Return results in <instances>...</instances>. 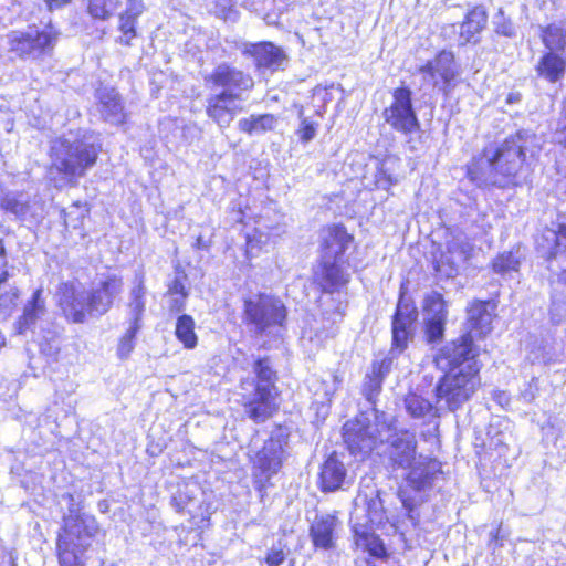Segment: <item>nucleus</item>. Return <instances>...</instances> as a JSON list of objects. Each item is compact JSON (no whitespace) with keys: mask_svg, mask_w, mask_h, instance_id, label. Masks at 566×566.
I'll use <instances>...</instances> for the list:
<instances>
[{"mask_svg":"<svg viewBox=\"0 0 566 566\" xmlns=\"http://www.w3.org/2000/svg\"><path fill=\"white\" fill-rule=\"evenodd\" d=\"M489 306V302H473L468 308L467 332L447 343L433 356L437 369L442 373L436 394L438 400L444 399L450 409H460L480 387L479 349L473 340L492 329L493 315Z\"/></svg>","mask_w":566,"mask_h":566,"instance_id":"obj_1","label":"nucleus"},{"mask_svg":"<svg viewBox=\"0 0 566 566\" xmlns=\"http://www.w3.org/2000/svg\"><path fill=\"white\" fill-rule=\"evenodd\" d=\"M99 144L92 136L63 137L52 143L49 178L55 187L75 186L97 160Z\"/></svg>","mask_w":566,"mask_h":566,"instance_id":"obj_2","label":"nucleus"},{"mask_svg":"<svg viewBox=\"0 0 566 566\" xmlns=\"http://www.w3.org/2000/svg\"><path fill=\"white\" fill-rule=\"evenodd\" d=\"M521 150L514 145V140L507 137L495 149H486L478 163L481 176H475L470 169L472 179L497 187H506L512 178L516 176L523 164Z\"/></svg>","mask_w":566,"mask_h":566,"instance_id":"obj_3","label":"nucleus"},{"mask_svg":"<svg viewBox=\"0 0 566 566\" xmlns=\"http://www.w3.org/2000/svg\"><path fill=\"white\" fill-rule=\"evenodd\" d=\"M256 381L245 379L241 382L244 409L255 422H262L272 413V390L276 381V373L270 358H258L253 364Z\"/></svg>","mask_w":566,"mask_h":566,"instance_id":"obj_4","label":"nucleus"},{"mask_svg":"<svg viewBox=\"0 0 566 566\" xmlns=\"http://www.w3.org/2000/svg\"><path fill=\"white\" fill-rule=\"evenodd\" d=\"M418 317L416 306L400 297L391 322V349L380 361L373 363L371 373L385 378L391 370L394 360L405 349L413 337L415 323Z\"/></svg>","mask_w":566,"mask_h":566,"instance_id":"obj_5","label":"nucleus"},{"mask_svg":"<svg viewBox=\"0 0 566 566\" xmlns=\"http://www.w3.org/2000/svg\"><path fill=\"white\" fill-rule=\"evenodd\" d=\"M390 431V423L375 416L371 420L361 413L353 420H348L343 427V438L349 452L355 457L366 458L385 441V432Z\"/></svg>","mask_w":566,"mask_h":566,"instance_id":"obj_6","label":"nucleus"},{"mask_svg":"<svg viewBox=\"0 0 566 566\" xmlns=\"http://www.w3.org/2000/svg\"><path fill=\"white\" fill-rule=\"evenodd\" d=\"M59 33L51 27L43 30L12 31L7 35L8 49L20 59L39 60L50 55Z\"/></svg>","mask_w":566,"mask_h":566,"instance_id":"obj_7","label":"nucleus"},{"mask_svg":"<svg viewBox=\"0 0 566 566\" xmlns=\"http://www.w3.org/2000/svg\"><path fill=\"white\" fill-rule=\"evenodd\" d=\"M382 118L395 132L405 136L420 130V122L412 104V91L401 85L391 92V102L382 111Z\"/></svg>","mask_w":566,"mask_h":566,"instance_id":"obj_8","label":"nucleus"},{"mask_svg":"<svg viewBox=\"0 0 566 566\" xmlns=\"http://www.w3.org/2000/svg\"><path fill=\"white\" fill-rule=\"evenodd\" d=\"M244 314L258 332H263L270 326L282 325L286 308L280 298L260 294L244 302Z\"/></svg>","mask_w":566,"mask_h":566,"instance_id":"obj_9","label":"nucleus"},{"mask_svg":"<svg viewBox=\"0 0 566 566\" xmlns=\"http://www.w3.org/2000/svg\"><path fill=\"white\" fill-rule=\"evenodd\" d=\"M386 453L394 469H407L418 459L416 433L407 429H397L390 423V431L385 432Z\"/></svg>","mask_w":566,"mask_h":566,"instance_id":"obj_10","label":"nucleus"},{"mask_svg":"<svg viewBox=\"0 0 566 566\" xmlns=\"http://www.w3.org/2000/svg\"><path fill=\"white\" fill-rule=\"evenodd\" d=\"M419 73L426 84L448 95L458 74L453 54L441 51L433 60L422 65Z\"/></svg>","mask_w":566,"mask_h":566,"instance_id":"obj_11","label":"nucleus"},{"mask_svg":"<svg viewBox=\"0 0 566 566\" xmlns=\"http://www.w3.org/2000/svg\"><path fill=\"white\" fill-rule=\"evenodd\" d=\"M0 208L23 221L43 218V203L38 195L22 191H7L0 193Z\"/></svg>","mask_w":566,"mask_h":566,"instance_id":"obj_12","label":"nucleus"},{"mask_svg":"<svg viewBox=\"0 0 566 566\" xmlns=\"http://www.w3.org/2000/svg\"><path fill=\"white\" fill-rule=\"evenodd\" d=\"M205 80L216 87H221L222 93L238 94L240 98L254 86L250 74L227 63L219 64Z\"/></svg>","mask_w":566,"mask_h":566,"instance_id":"obj_13","label":"nucleus"},{"mask_svg":"<svg viewBox=\"0 0 566 566\" xmlns=\"http://www.w3.org/2000/svg\"><path fill=\"white\" fill-rule=\"evenodd\" d=\"M123 291V281L116 275H107L86 292L88 300V315L99 317L113 306L115 298Z\"/></svg>","mask_w":566,"mask_h":566,"instance_id":"obj_14","label":"nucleus"},{"mask_svg":"<svg viewBox=\"0 0 566 566\" xmlns=\"http://www.w3.org/2000/svg\"><path fill=\"white\" fill-rule=\"evenodd\" d=\"M283 442L280 438H270L256 453L254 470L256 483L264 488L270 479L277 473L283 462Z\"/></svg>","mask_w":566,"mask_h":566,"instance_id":"obj_15","label":"nucleus"},{"mask_svg":"<svg viewBox=\"0 0 566 566\" xmlns=\"http://www.w3.org/2000/svg\"><path fill=\"white\" fill-rule=\"evenodd\" d=\"M63 534L59 535L62 543L74 544L78 549H87L92 538L98 531L96 520L91 515H66L64 516Z\"/></svg>","mask_w":566,"mask_h":566,"instance_id":"obj_16","label":"nucleus"},{"mask_svg":"<svg viewBox=\"0 0 566 566\" xmlns=\"http://www.w3.org/2000/svg\"><path fill=\"white\" fill-rule=\"evenodd\" d=\"M424 336L428 343L442 339L447 323L448 311L443 297L432 292L424 300L423 305Z\"/></svg>","mask_w":566,"mask_h":566,"instance_id":"obj_17","label":"nucleus"},{"mask_svg":"<svg viewBox=\"0 0 566 566\" xmlns=\"http://www.w3.org/2000/svg\"><path fill=\"white\" fill-rule=\"evenodd\" d=\"M238 94L222 93L210 95L207 98L206 113L220 128L229 127L238 113L243 111Z\"/></svg>","mask_w":566,"mask_h":566,"instance_id":"obj_18","label":"nucleus"},{"mask_svg":"<svg viewBox=\"0 0 566 566\" xmlns=\"http://www.w3.org/2000/svg\"><path fill=\"white\" fill-rule=\"evenodd\" d=\"M472 245L463 234L453 235L447 241V251L436 262L437 272L452 277L458 273L460 262H465L471 254Z\"/></svg>","mask_w":566,"mask_h":566,"instance_id":"obj_19","label":"nucleus"},{"mask_svg":"<svg viewBox=\"0 0 566 566\" xmlns=\"http://www.w3.org/2000/svg\"><path fill=\"white\" fill-rule=\"evenodd\" d=\"M59 305L70 322L76 324L85 322L88 314L86 291H80L70 283H63L59 289Z\"/></svg>","mask_w":566,"mask_h":566,"instance_id":"obj_20","label":"nucleus"},{"mask_svg":"<svg viewBox=\"0 0 566 566\" xmlns=\"http://www.w3.org/2000/svg\"><path fill=\"white\" fill-rule=\"evenodd\" d=\"M243 54L253 57L258 69L272 72L282 69L287 60L285 52L272 42L245 43Z\"/></svg>","mask_w":566,"mask_h":566,"instance_id":"obj_21","label":"nucleus"},{"mask_svg":"<svg viewBox=\"0 0 566 566\" xmlns=\"http://www.w3.org/2000/svg\"><path fill=\"white\" fill-rule=\"evenodd\" d=\"M315 282L326 293H334L345 286L349 281V274L345 272L340 260L322 258L314 272Z\"/></svg>","mask_w":566,"mask_h":566,"instance_id":"obj_22","label":"nucleus"},{"mask_svg":"<svg viewBox=\"0 0 566 566\" xmlns=\"http://www.w3.org/2000/svg\"><path fill=\"white\" fill-rule=\"evenodd\" d=\"M440 467V462L436 459L420 454L412 465L408 468V484L416 491L430 488L436 476L441 473Z\"/></svg>","mask_w":566,"mask_h":566,"instance_id":"obj_23","label":"nucleus"},{"mask_svg":"<svg viewBox=\"0 0 566 566\" xmlns=\"http://www.w3.org/2000/svg\"><path fill=\"white\" fill-rule=\"evenodd\" d=\"M338 525L339 521L331 514L316 516L310 527L314 547L324 551L334 548Z\"/></svg>","mask_w":566,"mask_h":566,"instance_id":"obj_24","label":"nucleus"},{"mask_svg":"<svg viewBox=\"0 0 566 566\" xmlns=\"http://www.w3.org/2000/svg\"><path fill=\"white\" fill-rule=\"evenodd\" d=\"M98 112L102 118L112 124L119 125L126 119V113L119 94L109 87H102L97 91Z\"/></svg>","mask_w":566,"mask_h":566,"instance_id":"obj_25","label":"nucleus"},{"mask_svg":"<svg viewBox=\"0 0 566 566\" xmlns=\"http://www.w3.org/2000/svg\"><path fill=\"white\" fill-rule=\"evenodd\" d=\"M353 241V237L347 233L344 226L334 224L329 227L323 237L322 258L329 260H340Z\"/></svg>","mask_w":566,"mask_h":566,"instance_id":"obj_26","label":"nucleus"},{"mask_svg":"<svg viewBox=\"0 0 566 566\" xmlns=\"http://www.w3.org/2000/svg\"><path fill=\"white\" fill-rule=\"evenodd\" d=\"M436 388H437V385L433 388L436 406H433L429 400H427L423 397L416 395V394H410L405 398L406 410L412 418L419 419V418H424L427 416H432L433 418L441 417L442 410H443V407L441 405L442 402L444 403L446 409L448 411L453 412L457 410V409H450L448 402L444 399L438 400V397L436 394Z\"/></svg>","mask_w":566,"mask_h":566,"instance_id":"obj_27","label":"nucleus"},{"mask_svg":"<svg viewBox=\"0 0 566 566\" xmlns=\"http://www.w3.org/2000/svg\"><path fill=\"white\" fill-rule=\"evenodd\" d=\"M547 258H555L562 248L566 247V223L559 219L553 221L549 227H546L538 241Z\"/></svg>","mask_w":566,"mask_h":566,"instance_id":"obj_28","label":"nucleus"},{"mask_svg":"<svg viewBox=\"0 0 566 566\" xmlns=\"http://www.w3.org/2000/svg\"><path fill=\"white\" fill-rule=\"evenodd\" d=\"M347 475L346 468L335 455H331L323 463L319 473L321 488L325 492L338 490Z\"/></svg>","mask_w":566,"mask_h":566,"instance_id":"obj_29","label":"nucleus"},{"mask_svg":"<svg viewBox=\"0 0 566 566\" xmlns=\"http://www.w3.org/2000/svg\"><path fill=\"white\" fill-rule=\"evenodd\" d=\"M535 71L538 77L556 83L565 75L566 59L556 52H547L539 59Z\"/></svg>","mask_w":566,"mask_h":566,"instance_id":"obj_30","label":"nucleus"},{"mask_svg":"<svg viewBox=\"0 0 566 566\" xmlns=\"http://www.w3.org/2000/svg\"><path fill=\"white\" fill-rule=\"evenodd\" d=\"M42 294V289H38L33 293L31 300L25 304L23 314L17 323L19 334H23L25 331L32 329L36 321L45 315V300Z\"/></svg>","mask_w":566,"mask_h":566,"instance_id":"obj_31","label":"nucleus"},{"mask_svg":"<svg viewBox=\"0 0 566 566\" xmlns=\"http://www.w3.org/2000/svg\"><path fill=\"white\" fill-rule=\"evenodd\" d=\"M277 122L273 114H251L238 122V128L250 136L261 135L274 130Z\"/></svg>","mask_w":566,"mask_h":566,"instance_id":"obj_32","label":"nucleus"},{"mask_svg":"<svg viewBox=\"0 0 566 566\" xmlns=\"http://www.w3.org/2000/svg\"><path fill=\"white\" fill-rule=\"evenodd\" d=\"M488 13L484 7L476 6L468 12L465 20L460 25V38L463 43L470 42L486 25Z\"/></svg>","mask_w":566,"mask_h":566,"instance_id":"obj_33","label":"nucleus"},{"mask_svg":"<svg viewBox=\"0 0 566 566\" xmlns=\"http://www.w3.org/2000/svg\"><path fill=\"white\" fill-rule=\"evenodd\" d=\"M355 544L358 548L368 552L371 556L381 558L386 556V547L382 541L370 533L365 526H354Z\"/></svg>","mask_w":566,"mask_h":566,"instance_id":"obj_34","label":"nucleus"},{"mask_svg":"<svg viewBox=\"0 0 566 566\" xmlns=\"http://www.w3.org/2000/svg\"><path fill=\"white\" fill-rule=\"evenodd\" d=\"M399 165V159L394 156L386 157L377 167L375 174V185L379 189H389L398 182L396 168Z\"/></svg>","mask_w":566,"mask_h":566,"instance_id":"obj_35","label":"nucleus"},{"mask_svg":"<svg viewBox=\"0 0 566 566\" xmlns=\"http://www.w3.org/2000/svg\"><path fill=\"white\" fill-rule=\"evenodd\" d=\"M510 138L514 140V145L518 146L523 161L527 157H535L542 149V138L531 130H520Z\"/></svg>","mask_w":566,"mask_h":566,"instance_id":"obj_36","label":"nucleus"},{"mask_svg":"<svg viewBox=\"0 0 566 566\" xmlns=\"http://www.w3.org/2000/svg\"><path fill=\"white\" fill-rule=\"evenodd\" d=\"M175 335L188 349L197 346L198 337L195 333V321L190 315L184 314L177 318Z\"/></svg>","mask_w":566,"mask_h":566,"instance_id":"obj_37","label":"nucleus"},{"mask_svg":"<svg viewBox=\"0 0 566 566\" xmlns=\"http://www.w3.org/2000/svg\"><path fill=\"white\" fill-rule=\"evenodd\" d=\"M521 255L518 251H509L499 254L492 262V269L502 276H511L518 272Z\"/></svg>","mask_w":566,"mask_h":566,"instance_id":"obj_38","label":"nucleus"},{"mask_svg":"<svg viewBox=\"0 0 566 566\" xmlns=\"http://www.w3.org/2000/svg\"><path fill=\"white\" fill-rule=\"evenodd\" d=\"M86 549H78L74 544L62 543L57 538V552L61 566H83V554Z\"/></svg>","mask_w":566,"mask_h":566,"instance_id":"obj_39","label":"nucleus"},{"mask_svg":"<svg viewBox=\"0 0 566 566\" xmlns=\"http://www.w3.org/2000/svg\"><path fill=\"white\" fill-rule=\"evenodd\" d=\"M145 286L142 281L130 291V301L128 303L130 323L140 324L142 316L145 311Z\"/></svg>","mask_w":566,"mask_h":566,"instance_id":"obj_40","label":"nucleus"},{"mask_svg":"<svg viewBox=\"0 0 566 566\" xmlns=\"http://www.w3.org/2000/svg\"><path fill=\"white\" fill-rule=\"evenodd\" d=\"M543 42L545 46L549 50V52H555V50H563L566 40L565 32L563 28L551 24L543 31Z\"/></svg>","mask_w":566,"mask_h":566,"instance_id":"obj_41","label":"nucleus"},{"mask_svg":"<svg viewBox=\"0 0 566 566\" xmlns=\"http://www.w3.org/2000/svg\"><path fill=\"white\" fill-rule=\"evenodd\" d=\"M142 324L130 323L125 334L120 337L117 346V355L120 359H126L135 347V337L140 329Z\"/></svg>","mask_w":566,"mask_h":566,"instance_id":"obj_42","label":"nucleus"},{"mask_svg":"<svg viewBox=\"0 0 566 566\" xmlns=\"http://www.w3.org/2000/svg\"><path fill=\"white\" fill-rule=\"evenodd\" d=\"M345 307L340 301L337 302L335 308L329 312L327 308L323 312V319L326 322V325L324 324L325 331V337H333L336 334V325L343 319Z\"/></svg>","mask_w":566,"mask_h":566,"instance_id":"obj_43","label":"nucleus"},{"mask_svg":"<svg viewBox=\"0 0 566 566\" xmlns=\"http://www.w3.org/2000/svg\"><path fill=\"white\" fill-rule=\"evenodd\" d=\"M115 10L113 0H90L88 13L101 20L108 19Z\"/></svg>","mask_w":566,"mask_h":566,"instance_id":"obj_44","label":"nucleus"},{"mask_svg":"<svg viewBox=\"0 0 566 566\" xmlns=\"http://www.w3.org/2000/svg\"><path fill=\"white\" fill-rule=\"evenodd\" d=\"M40 349L43 355L52 360H56L61 349L57 332H50L49 336H44V339L40 343Z\"/></svg>","mask_w":566,"mask_h":566,"instance_id":"obj_45","label":"nucleus"},{"mask_svg":"<svg viewBox=\"0 0 566 566\" xmlns=\"http://www.w3.org/2000/svg\"><path fill=\"white\" fill-rule=\"evenodd\" d=\"M136 23L137 21L130 18H127L123 14L119 15V31L122 35L118 39V42L124 45H129L132 40L136 36Z\"/></svg>","mask_w":566,"mask_h":566,"instance_id":"obj_46","label":"nucleus"},{"mask_svg":"<svg viewBox=\"0 0 566 566\" xmlns=\"http://www.w3.org/2000/svg\"><path fill=\"white\" fill-rule=\"evenodd\" d=\"M168 292L170 295L176 296L171 305V310L181 311L184 307V301L187 297L188 293L186 291L185 284L178 277H176L169 285Z\"/></svg>","mask_w":566,"mask_h":566,"instance_id":"obj_47","label":"nucleus"},{"mask_svg":"<svg viewBox=\"0 0 566 566\" xmlns=\"http://www.w3.org/2000/svg\"><path fill=\"white\" fill-rule=\"evenodd\" d=\"M384 378L371 373L367 376L363 390L366 399L374 402L375 397L380 392Z\"/></svg>","mask_w":566,"mask_h":566,"instance_id":"obj_48","label":"nucleus"},{"mask_svg":"<svg viewBox=\"0 0 566 566\" xmlns=\"http://www.w3.org/2000/svg\"><path fill=\"white\" fill-rule=\"evenodd\" d=\"M494 30L497 34L512 38L515 35L514 27L511 20L504 17L502 9L493 18Z\"/></svg>","mask_w":566,"mask_h":566,"instance_id":"obj_49","label":"nucleus"},{"mask_svg":"<svg viewBox=\"0 0 566 566\" xmlns=\"http://www.w3.org/2000/svg\"><path fill=\"white\" fill-rule=\"evenodd\" d=\"M19 298V291L17 289H10L0 295V314L3 316H9L14 307L17 306V301Z\"/></svg>","mask_w":566,"mask_h":566,"instance_id":"obj_50","label":"nucleus"},{"mask_svg":"<svg viewBox=\"0 0 566 566\" xmlns=\"http://www.w3.org/2000/svg\"><path fill=\"white\" fill-rule=\"evenodd\" d=\"M317 127V123H314L308 118H302L300 126L296 130V135L298 136L302 143H308L315 138Z\"/></svg>","mask_w":566,"mask_h":566,"instance_id":"obj_51","label":"nucleus"},{"mask_svg":"<svg viewBox=\"0 0 566 566\" xmlns=\"http://www.w3.org/2000/svg\"><path fill=\"white\" fill-rule=\"evenodd\" d=\"M336 382L337 379L335 376H333L332 385H327L325 381H322L319 386L322 387L323 392L321 394L318 389L314 391L315 402L323 406L329 403L334 392L336 391Z\"/></svg>","mask_w":566,"mask_h":566,"instance_id":"obj_52","label":"nucleus"},{"mask_svg":"<svg viewBox=\"0 0 566 566\" xmlns=\"http://www.w3.org/2000/svg\"><path fill=\"white\" fill-rule=\"evenodd\" d=\"M144 8L142 0H127L126 9L122 14L137 21L139 15L143 13Z\"/></svg>","mask_w":566,"mask_h":566,"instance_id":"obj_53","label":"nucleus"},{"mask_svg":"<svg viewBox=\"0 0 566 566\" xmlns=\"http://www.w3.org/2000/svg\"><path fill=\"white\" fill-rule=\"evenodd\" d=\"M284 560L285 554L282 549L272 548L265 557V563L268 566H280Z\"/></svg>","mask_w":566,"mask_h":566,"instance_id":"obj_54","label":"nucleus"},{"mask_svg":"<svg viewBox=\"0 0 566 566\" xmlns=\"http://www.w3.org/2000/svg\"><path fill=\"white\" fill-rule=\"evenodd\" d=\"M554 140L558 144L566 145V111L563 117L558 120L557 128L554 133Z\"/></svg>","mask_w":566,"mask_h":566,"instance_id":"obj_55","label":"nucleus"},{"mask_svg":"<svg viewBox=\"0 0 566 566\" xmlns=\"http://www.w3.org/2000/svg\"><path fill=\"white\" fill-rule=\"evenodd\" d=\"M538 387L536 379L533 378L528 384L527 388L521 392V397L525 402H532L537 394Z\"/></svg>","mask_w":566,"mask_h":566,"instance_id":"obj_56","label":"nucleus"},{"mask_svg":"<svg viewBox=\"0 0 566 566\" xmlns=\"http://www.w3.org/2000/svg\"><path fill=\"white\" fill-rule=\"evenodd\" d=\"M189 500V496L178 491L171 499V505L176 509L177 512H184Z\"/></svg>","mask_w":566,"mask_h":566,"instance_id":"obj_57","label":"nucleus"},{"mask_svg":"<svg viewBox=\"0 0 566 566\" xmlns=\"http://www.w3.org/2000/svg\"><path fill=\"white\" fill-rule=\"evenodd\" d=\"M402 506L407 511V517L412 523V525H417L418 517L413 514V502L410 499L401 497Z\"/></svg>","mask_w":566,"mask_h":566,"instance_id":"obj_58","label":"nucleus"},{"mask_svg":"<svg viewBox=\"0 0 566 566\" xmlns=\"http://www.w3.org/2000/svg\"><path fill=\"white\" fill-rule=\"evenodd\" d=\"M63 497L69 501V514L67 515H71V514L82 515L80 513V504L75 502L73 494L67 493V494L63 495Z\"/></svg>","mask_w":566,"mask_h":566,"instance_id":"obj_59","label":"nucleus"},{"mask_svg":"<svg viewBox=\"0 0 566 566\" xmlns=\"http://www.w3.org/2000/svg\"><path fill=\"white\" fill-rule=\"evenodd\" d=\"M50 11L59 10L67 6L72 0H43Z\"/></svg>","mask_w":566,"mask_h":566,"instance_id":"obj_60","label":"nucleus"},{"mask_svg":"<svg viewBox=\"0 0 566 566\" xmlns=\"http://www.w3.org/2000/svg\"><path fill=\"white\" fill-rule=\"evenodd\" d=\"M495 399H496V401H497L500 405H502V406H504V405L509 403V400H510V399H509V396L506 395V392H505V391H500V392H497V394L495 395Z\"/></svg>","mask_w":566,"mask_h":566,"instance_id":"obj_61","label":"nucleus"},{"mask_svg":"<svg viewBox=\"0 0 566 566\" xmlns=\"http://www.w3.org/2000/svg\"><path fill=\"white\" fill-rule=\"evenodd\" d=\"M423 382H426L428 386H431V385H436L438 384L439 379L434 382V377L432 375H423V378H422Z\"/></svg>","mask_w":566,"mask_h":566,"instance_id":"obj_62","label":"nucleus"},{"mask_svg":"<svg viewBox=\"0 0 566 566\" xmlns=\"http://www.w3.org/2000/svg\"><path fill=\"white\" fill-rule=\"evenodd\" d=\"M8 276L9 275H8L7 271H3V272L0 273V285L8 280Z\"/></svg>","mask_w":566,"mask_h":566,"instance_id":"obj_63","label":"nucleus"},{"mask_svg":"<svg viewBox=\"0 0 566 566\" xmlns=\"http://www.w3.org/2000/svg\"><path fill=\"white\" fill-rule=\"evenodd\" d=\"M196 247L199 248V249L206 248L201 237H198L197 242H196Z\"/></svg>","mask_w":566,"mask_h":566,"instance_id":"obj_64","label":"nucleus"}]
</instances>
